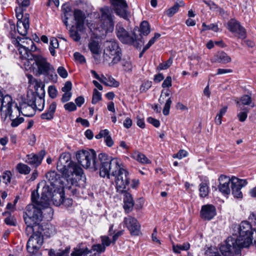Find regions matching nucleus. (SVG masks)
I'll return each mask as SVG.
<instances>
[{
    "label": "nucleus",
    "mask_w": 256,
    "mask_h": 256,
    "mask_svg": "<svg viewBox=\"0 0 256 256\" xmlns=\"http://www.w3.org/2000/svg\"><path fill=\"white\" fill-rule=\"evenodd\" d=\"M36 49L33 41L28 38H22L20 48H18L20 57L22 60L24 65L29 66L31 64V60L34 59L35 55L32 52H34Z\"/></svg>",
    "instance_id": "6e6552de"
},
{
    "label": "nucleus",
    "mask_w": 256,
    "mask_h": 256,
    "mask_svg": "<svg viewBox=\"0 0 256 256\" xmlns=\"http://www.w3.org/2000/svg\"><path fill=\"white\" fill-rule=\"evenodd\" d=\"M72 88V84L70 81L66 82L64 86L62 88V90L63 92H71Z\"/></svg>",
    "instance_id": "e2e57ef3"
},
{
    "label": "nucleus",
    "mask_w": 256,
    "mask_h": 256,
    "mask_svg": "<svg viewBox=\"0 0 256 256\" xmlns=\"http://www.w3.org/2000/svg\"><path fill=\"white\" fill-rule=\"evenodd\" d=\"M219 184L218 188L219 191L224 196H228L230 194L231 190L230 184H232V178L224 175H221L218 178Z\"/></svg>",
    "instance_id": "a211bd4d"
},
{
    "label": "nucleus",
    "mask_w": 256,
    "mask_h": 256,
    "mask_svg": "<svg viewBox=\"0 0 256 256\" xmlns=\"http://www.w3.org/2000/svg\"><path fill=\"white\" fill-rule=\"evenodd\" d=\"M236 106L239 108H242V105H250V104H252L251 106L252 108L254 107V103L252 102V98L250 96L245 94L242 96L240 100H237L236 102Z\"/></svg>",
    "instance_id": "c85d7f7f"
},
{
    "label": "nucleus",
    "mask_w": 256,
    "mask_h": 256,
    "mask_svg": "<svg viewBox=\"0 0 256 256\" xmlns=\"http://www.w3.org/2000/svg\"><path fill=\"white\" fill-rule=\"evenodd\" d=\"M172 104V100L171 98H168V99L166 100V104L162 110V113L164 116H168L169 114L170 110Z\"/></svg>",
    "instance_id": "49530a36"
},
{
    "label": "nucleus",
    "mask_w": 256,
    "mask_h": 256,
    "mask_svg": "<svg viewBox=\"0 0 256 256\" xmlns=\"http://www.w3.org/2000/svg\"><path fill=\"white\" fill-rule=\"evenodd\" d=\"M248 184L246 180L239 179L235 176H232V182L230 186L232 194L234 198H242V197L241 189Z\"/></svg>",
    "instance_id": "dca6fc26"
},
{
    "label": "nucleus",
    "mask_w": 256,
    "mask_h": 256,
    "mask_svg": "<svg viewBox=\"0 0 256 256\" xmlns=\"http://www.w3.org/2000/svg\"><path fill=\"white\" fill-rule=\"evenodd\" d=\"M162 87L164 88H169L172 86V78L170 76H168L163 82Z\"/></svg>",
    "instance_id": "338daca9"
},
{
    "label": "nucleus",
    "mask_w": 256,
    "mask_h": 256,
    "mask_svg": "<svg viewBox=\"0 0 256 256\" xmlns=\"http://www.w3.org/2000/svg\"><path fill=\"white\" fill-rule=\"evenodd\" d=\"M116 15L126 20H128L130 12L126 0H110Z\"/></svg>",
    "instance_id": "f8f14e48"
},
{
    "label": "nucleus",
    "mask_w": 256,
    "mask_h": 256,
    "mask_svg": "<svg viewBox=\"0 0 256 256\" xmlns=\"http://www.w3.org/2000/svg\"><path fill=\"white\" fill-rule=\"evenodd\" d=\"M238 236L228 238L226 244L220 247L224 256H241V248L249 246L252 242V230L251 224L243 221L236 228Z\"/></svg>",
    "instance_id": "f03ea898"
},
{
    "label": "nucleus",
    "mask_w": 256,
    "mask_h": 256,
    "mask_svg": "<svg viewBox=\"0 0 256 256\" xmlns=\"http://www.w3.org/2000/svg\"><path fill=\"white\" fill-rule=\"evenodd\" d=\"M240 109L242 111L238 114L237 116L240 122H244L248 117V113L249 110L246 108H240Z\"/></svg>",
    "instance_id": "ea45409f"
},
{
    "label": "nucleus",
    "mask_w": 256,
    "mask_h": 256,
    "mask_svg": "<svg viewBox=\"0 0 256 256\" xmlns=\"http://www.w3.org/2000/svg\"><path fill=\"white\" fill-rule=\"evenodd\" d=\"M105 53L109 56H114L112 61V64H116L121 60V48L118 42L116 40H110L106 42Z\"/></svg>",
    "instance_id": "ddd939ff"
},
{
    "label": "nucleus",
    "mask_w": 256,
    "mask_h": 256,
    "mask_svg": "<svg viewBox=\"0 0 256 256\" xmlns=\"http://www.w3.org/2000/svg\"><path fill=\"white\" fill-rule=\"evenodd\" d=\"M188 152L186 150H181L176 154H174L173 156V158L182 159V158L186 156Z\"/></svg>",
    "instance_id": "69168bd1"
},
{
    "label": "nucleus",
    "mask_w": 256,
    "mask_h": 256,
    "mask_svg": "<svg viewBox=\"0 0 256 256\" xmlns=\"http://www.w3.org/2000/svg\"><path fill=\"white\" fill-rule=\"evenodd\" d=\"M105 250V247L102 246L101 244H96L93 245L92 247V248L89 250V251H91L90 254H92V252H96L98 254H100L104 252Z\"/></svg>",
    "instance_id": "c03bdc74"
},
{
    "label": "nucleus",
    "mask_w": 256,
    "mask_h": 256,
    "mask_svg": "<svg viewBox=\"0 0 256 256\" xmlns=\"http://www.w3.org/2000/svg\"><path fill=\"white\" fill-rule=\"evenodd\" d=\"M18 2L19 4V6L16 7V8H20L22 10L20 14H24V11L30 5V0H18Z\"/></svg>",
    "instance_id": "79ce46f5"
},
{
    "label": "nucleus",
    "mask_w": 256,
    "mask_h": 256,
    "mask_svg": "<svg viewBox=\"0 0 256 256\" xmlns=\"http://www.w3.org/2000/svg\"><path fill=\"white\" fill-rule=\"evenodd\" d=\"M200 196L202 198H205L208 196L209 193V188L206 182H202L200 184Z\"/></svg>",
    "instance_id": "c9c22d12"
},
{
    "label": "nucleus",
    "mask_w": 256,
    "mask_h": 256,
    "mask_svg": "<svg viewBox=\"0 0 256 256\" xmlns=\"http://www.w3.org/2000/svg\"><path fill=\"white\" fill-rule=\"evenodd\" d=\"M32 66L34 64L37 66L38 72L39 74L44 76L48 80L56 82L57 81L58 76L56 73L55 69L53 66L47 60L40 56H34V59L31 60Z\"/></svg>",
    "instance_id": "0eeeda50"
},
{
    "label": "nucleus",
    "mask_w": 256,
    "mask_h": 256,
    "mask_svg": "<svg viewBox=\"0 0 256 256\" xmlns=\"http://www.w3.org/2000/svg\"><path fill=\"white\" fill-rule=\"evenodd\" d=\"M70 36L76 42H78L80 39L78 32L74 30H70Z\"/></svg>",
    "instance_id": "4d7b16f0"
},
{
    "label": "nucleus",
    "mask_w": 256,
    "mask_h": 256,
    "mask_svg": "<svg viewBox=\"0 0 256 256\" xmlns=\"http://www.w3.org/2000/svg\"><path fill=\"white\" fill-rule=\"evenodd\" d=\"M70 250V246H66L64 248L50 249L48 250L49 256H69Z\"/></svg>",
    "instance_id": "393cba45"
},
{
    "label": "nucleus",
    "mask_w": 256,
    "mask_h": 256,
    "mask_svg": "<svg viewBox=\"0 0 256 256\" xmlns=\"http://www.w3.org/2000/svg\"><path fill=\"white\" fill-rule=\"evenodd\" d=\"M91 251H89V250L86 248H74L73 252L71 253V256H82L84 255L86 256L88 254H90Z\"/></svg>",
    "instance_id": "473e14b6"
},
{
    "label": "nucleus",
    "mask_w": 256,
    "mask_h": 256,
    "mask_svg": "<svg viewBox=\"0 0 256 256\" xmlns=\"http://www.w3.org/2000/svg\"><path fill=\"white\" fill-rule=\"evenodd\" d=\"M124 226H126L132 236H138L140 233V226L136 218L131 216L124 218Z\"/></svg>",
    "instance_id": "2eb2a0df"
},
{
    "label": "nucleus",
    "mask_w": 256,
    "mask_h": 256,
    "mask_svg": "<svg viewBox=\"0 0 256 256\" xmlns=\"http://www.w3.org/2000/svg\"><path fill=\"white\" fill-rule=\"evenodd\" d=\"M148 122L152 124L154 127L158 128L160 126V122L158 120L155 119L152 117L148 118Z\"/></svg>",
    "instance_id": "774afa93"
},
{
    "label": "nucleus",
    "mask_w": 256,
    "mask_h": 256,
    "mask_svg": "<svg viewBox=\"0 0 256 256\" xmlns=\"http://www.w3.org/2000/svg\"><path fill=\"white\" fill-rule=\"evenodd\" d=\"M124 202V208L126 212L128 213L131 212L132 209L134 206V202Z\"/></svg>",
    "instance_id": "680f3d73"
},
{
    "label": "nucleus",
    "mask_w": 256,
    "mask_h": 256,
    "mask_svg": "<svg viewBox=\"0 0 256 256\" xmlns=\"http://www.w3.org/2000/svg\"><path fill=\"white\" fill-rule=\"evenodd\" d=\"M57 90L55 86H50L48 88V93L50 96L52 98H54L57 96Z\"/></svg>",
    "instance_id": "5fc2aeb1"
},
{
    "label": "nucleus",
    "mask_w": 256,
    "mask_h": 256,
    "mask_svg": "<svg viewBox=\"0 0 256 256\" xmlns=\"http://www.w3.org/2000/svg\"><path fill=\"white\" fill-rule=\"evenodd\" d=\"M74 18L76 21V28L78 30L82 31L84 26V14L80 10H76L74 12Z\"/></svg>",
    "instance_id": "4be33fe9"
},
{
    "label": "nucleus",
    "mask_w": 256,
    "mask_h": 256,
    "mask_svg": "<svg viewBox=\"0 0 256 256\" xmlns=\"http://www.w3.org/2000/svg\"><path fill=\"white\" fill-rule=\"evenodd\" d=\"M74 56L75 60L81 64H83L86 62V59L84 56L80 54V52H76L74 54Z\"/></svg>",
    "instance_id": "6e6d98bb"
},
{
    "label": "nucleus",
    "mask_w": 256,
    "mask_h": 256,
    "mask_svg": "<svg viewBox=\"0 0 256 256\" xmlns=\"http://www.w3.org/2000/svg\"><path fill=\"white\" fill-rule=\"evenodd\" d=\"M216 209L212 204L202 206L200 211V216L204 220H210L216 215Z\"/></svg>",
    "instance_id": "aec40b11"
},
{
    "label": "nucleus",
    "mask_w": 256,
    "mask_h": 256,
    "mask_svg": "<svg viewBox=\"0 0 256 256\" xmlns=\"http://www.w3.org/2000/svg\"><path fill=\"white\" fill-rule=\"evenodd\" d=\"M57 72L59 76L62 78H66L68 76V73L66 68L63 66H59L57 70Z\"/></svg>",
    "instance_id": "13d9d810"
},
{
    "label": "nucleus",
    "mask_w": 256,
    "mask_h": 256,
    "mask_svg": "<svg viewBox=\"0 0 256 256\" xmlns=\"http://www.w3.org/2000/svg\"><path fill=\"white\" fill-rule=\"evenodd\" d=\"M214 61L218 63L226 64L231 61V58L226 52H220L214 56Z\"/></svg>",
    "instance_id": "bb28decb"
},
{
    "label": "nucleus",
    "mask_w": 256,
    "mask_h": 256,
    "mask_svg": "<svg viewBox=\"0 0 256 256\" xmlns=\"http://www.w3.org/2000/svg\"><path fill=\"white\" fill-rule=\"evenodd\" d=\"M16 14L18 19L17 30L18 34L22 36H25L28 33V30L30 27L28 14H26L24 16L20 12L22 10L20 8H16Z\"/></svg>",
    "instance_id": "4468645a"
},
{
    "label": "nucleus",
    "mask_w": 256,
    "mask_h": 256,
    "mask_svg": "<svg viewBox=\"0 0 256 256\" xmlns=\"http://www.w3.org/2000/svg\"><path fill=\"white\" fill-rule=\"evenodd\" d=\"M122 64L126 71H130L132 70V66L129 59H122L121 61Z\"/></svg>",
    "instance_id": "09e8293b"
},
{
    "label": "nucleus",
    "mask_w": 256,
    "mask_h": 256,
    "mask_svg": "<svg viewBox=\"0 0 256 256\" xmlns=\"http://www.w3.org/2000/svg\"><path fill=\"white\" fill-rule=\"evenodd\" d=\"M18 106L20 109V114L24 116L32 117L35 114V109L32 106L27 104L26 102L21 103Z\"/></svg>",
    "instance_id": "5701e85b"
},
{
    "label": "nucleus",
    "mask_w": 256,
    "mask_h": 256,
    "mask_svg": "<svg viewBox=\"0 0 256 256\" xmlns=\"http://www.w3.org/2000/svg\"><path fill=\"white\" fill-rule=\"evenodd\" d=\"M46 178L50 184L43 187L40 198L37 192L32 193V202L42 208H48L50 201L58 204L64 202V194L56 191V186L61 182L60 176L55 171L48 172L46 175Z\"/></svg>",
    "instance_id": "7ed1b4c3"
},
{
    "label": "nucleus",
    "mask_w": 256,
    "mask_h": 256,
    "mask_svg": "<svg viewBox=\"0 0 256 256\" xmlns=\"http://www.w3.org/2000/svg\"><path fill=\"white\" fill-rule=\"evenodd\" d=\"M88 48L92 54L95 55L94 58L99 61L100 58L98 57L100 52V46L98 42L95 40H91L88 44Z\"/></svg>",
    "instance_id": "a878e982"
},
{
    "label": "nucleus",
    "mask_w": 256,
    "mask_h": 256,
    "mask_svg": "<svg viewBox=\"0 0 256 256\" xmlns=\"http://www.w3.org/2000/svg\"><path fill=\"white\" fill-rule=\"evenodd\" d=\"M116 34L118 39L124 44H133L136 47L138 46V44H144V41L140 40L141 44L137 42L136 36L135 34L130 36L128 32L120 24L116 26Z\"/></svg>",
    "instance_id": "9b49d317"
},
{
    "label": "nucleus",
    "mask_w": 256,
    "mask_h": 256,
    "mask_svg": "<svg viewBox=\"0 0 256 256\" xmlns=\"http://www.w3.org/2000/svg\"><path fill=\"white\" fill-rule=\"evenodd\" d=\"M124 167L122 164L120 166V168L116 171V174L110 176L115 178L117 192L120 194H124V202H134L132 194L126 190V189L128 188L130 178L128 172Z\"/></svg>",
    "instance_id": "423d86ee"
},
{
    "label": "nucleus",
    "mask_w": 256,
    "mask_h": 256,
    "mask_svg": "<svg viewBox=\"0 0 256 256\" xmlns=\"http://www.w3.org/2000/svg\"><path fill=\"white\" fill-rule=\"evenodd\" d=\"M76 158L78 162L84 168H92L100 170L101 177L110 178V175L116 174L120 168L122 160L118 158H111L104 153H100L96 159V154L93 150H81L77 152Z\"/></svg>",
    "instance_id": "f257e3e1"
},
{
    "label": "nucleus",
    "mask_w": 256,
    "mask_h": 256,
    "mask_svg": "<svg viewBox=\"0 0 256 256\" xmlns=\"http://www.w3.org/2000/svg\"><path fill=\"white\" fill-rule=\"evenodd\" d=\"M172 63V60L170 58L167 61L160 63L158 66V68L160 70H166L171 66Z\"/></svg>",
    "instance_id": "3c124183"
},
{
    "label": "nucleus",
    "mask_w": 256,
    "mask_h": 256,
    "mask_svg": "<svg viewBox=\"0 0 256 256\" xmlns=\"http://www.w3.org/2000/svg\"><path fill=\"white\" fill-rule=\"evenodd\" d=\"M104 140L106 144L109 147L112 146L114 144V142L109 134V131L108 130V134L104 136Z\"/></svg>",
    "instance_id": "052dcab7"
},
{
    "label": "nucleus",
    "mask_w": 256,
    "mask_h": 256,
    "mask_svg": "<svg viewBox=\"0 0 256 256\" xmlns=\"http://www.w3.org/2000/svg\"><path fill=\"white\" fill-rule=\"evenodd\" d=\"M38 95L36 92L29 90L28 92L26 98L24 102H26L30 106H34L35 104L34 102Z\"/></svg>",
    "instance_id": "7c9ffc66"
},
{
    "label": "nucleus",
    "mask_w": 256,
    "mask_h": 256,
    "mask_svg": "<svg viewBox=\"0 0 256 256\" xmlns=\"http://www.w3.org/2000/svg\"><path fill=\"white\" fill-rule=\"evenodd\" d=\"M56 168L66 178L68 182L72 185H76L84 174L83 170L71 160L70 154L68 152L61 154L57 162Z\"/></svg>",
    "instance_id": "20e7f679"
},
{
    "label": "nucleus",
    "mask_w": 256,
    "mask_h": 256,
    "mask_svg": "<svg viewBox=\"0 0 256 256\" xmlns=\"http://www.w3.org/2000/svg\"><path fill=\"white\" fill-rule=\"evenodd\" d=\"M44 156V150H41L38 154H31L27 156L26 162L30 165L36 167L41 164Z\"/></svg>",
    "instance_id": "412c9836"
},
{
    "label": "nucleus",
    "mask_w": 256,
    "mask_h": 256,
    "mask_svg": "<svg viewBox=\"0 0 256 256\" xmlns=\"http://www.w3.org/2000/svg\"><path fill=\"white\" fill-rule=\"evenodd\" d=\"M101 12L100 22L102 28L106 32H112L114 28V16L112 10L108 6H104L100 9Z\"/></svg>",
    "instance_id": "9d476101"
},
{
    "label": "nucleus",
    "mask_w": 256,
    "mask_h": 256,
    "mask_svg": "<svg viewBox=\"0 0 256 256\" xmlns=\"http://www.w3.org/2000/svg\"><path fill=\"white\" fill-rule=\"evenodd\" d=\"M12 177V173L10 171L6 170L4 172L2 176V178L4 182L6 184L10 183V182Z\"/></svg>",
    "instance_id": "603ef678"
},
{
    "label": "nucleus",
    "mask_w": 256,
    "mask_h": 256,
    "mask_svg": "<svg viewBox=\"0 0 256 256\" xmlns=\"http://www.w3.org/2000/svg\"><path fill=\"white\" fill-rule=\"evenodd\" d=\"M134 158L142 164H150V160L143 154L140 152H136L134 154Z\"/></svg>",
    "instance_id": "72a5a7b5"
},
{
    "label": "nucleus",
    "mask_w": 256,
    "mask_h": 256,
    "mask_svg": "<svg viewBox=\"0 0 256 256\" xmlns=\"http://www.w3.org/2000/svg\"><path fill=\"white\" fill-rule=\"evenodd\" d=\"M16 168L21 174H27L30 172V168L27 165L22 163L18 164L16 166Z\"/></svg>",
    "instance_id": "58836bf2"
},
{
    "label": "nucleus",
    "mask_w": 256,
    "mask_h": 256,
    "mask_svg": "<svg viewBox=\"0 0 256 256\" xmlns=\"http://www.w3.org/2000/svg\"><path fill=\"white\" fill-rule=\"evenodd\" d=\"M34 104H35L32 106L35 109V110H38L40 112L42 111L44 106V96L38 95L34 102Z\"/></svg>",
    "instance_id": "2f4dec72"
},
{
    "label": "nucleus",
    "mask_w": 256,
    "mask_h": 256,
    "mask_svg": "<svg viewBox=\"0 0 256 256\" xmlns=\"http://www.w3.org/2000/svg\"><path fill=\"white\" fill-rule=\"evenodd\" d=\"M101 241H102V245L106 246H109L111 243H112V240H110L108 236H102L100 237Z\"/></svg>",
    "instance_id": "bf43d9fd"
},
{
    "label": "nucleus",
    "mask_w": 256,
    "mask_h": 256,
    "mask_svg": "<svg viewBox=\"0 0 256 256\" xmlns=\"http://www.w3.org/2000/svg\"><path fill=\"white\" fill-rule=\"evenodd\" d=\"M59 46L58 40L55 38H52L50 40V44L49 46V50L52 56L56 54L55 48H58Z\"/></svg>",
    "instance_id": "e433bc0d"
},
{
    "label": "nucleus",
    "mask_w": 256,
    "mask_h": 256,
    "mask_svg": "<svg viewBox=\"0 0 256 256\" xmlns=\"http://www.w3.org/2000/svg\"><path fill=\"white\" fill-rule=\"evenodd\" d=\"M120 83L111 76L108 77L106 86L117 88L119 86Z\"/></svg>",
    "instance_id": "a18cd8bd"
},
{
    "label": "nucleus",
    "mask_w": 256,
    "mask_h": 256,
    "mask_svg": "<svg viewBox=\"0 0 256 256\" xmlns=\"http://www.w3.org/2000/svg\"><path fill=\"white\" fill-rule=\"evenodd\" d=\"M65 110L68 112H73L76 110V106L73 102H69L66 104L64 106Z\"/></svg>",
    "instance_id": "864d4df0"
},
{
    "label": "nucleus",
    "mask_w": 256,
    "mask_h": 256,
    "mask_svg": "<svg viewBox=\"0 0 256 256\" xmlns=\"http://www.w3.org/2000/svg\"><path fill=\"white\" fill-rule=\"evenodd\" d=\"M41 208H42L37 204H29L26 207L23 217L26 225V233L27 236L34 233V228L42 220V214Z\"/></svg>",
    "instance_id": "39448f33"
},
{
    "label": "nucleus",
    "mask_w": 256,
    "mask_h": 256,
    "mask_svg": "<svg viewBox=\"0 0 256 256\" xmlns=\"http://www.w3.org/2000/svg\"><path fill=\"white\" fill-rule=\"evenodd\" d=\"M140 32L141 34L146 36L150 32V27L147 21H143L140 26Z\"/></svg>",
    "instance_id": "4c0bfd02"
},
{
    "label": "nucleus",
    "mask_w": 256,
    "mask_h": 256,
    "mask_svg": "<svg viewBox=\"0 0 256 256\" xmlns=\"http://www.w3.org/2000/svg\"><path fill=\"white\" fill-rule=\"evenodd\" d=\"M74 16V13L71 11H65L62 16V21L66 26H68V20Z\"/></svg>",
    "instance_id": "de8ad7c7"
},
{
    "label": "nucleus",
    "mask_w": 256,
    "mask_h": 256,
    "mask_svg": "<svg viewBox=\"0 0 256 256\" xmlns=\"http://www.w3.org/2000/svg\"><path fill=\"white\" fill-rule=\"evenodd\" d=\"M6 116H8L10 120L20 116V112L18 104H14V106L5 113Z\"/></svg>",
    "instance_id": "c756f323"
},
{
    "label": "nucleus",
    "mask_w": 256,
    "mask_h": 256,
    "mask_svg": "<svg viewBox=\"0 0 256 256\" xmlns=\"http://www.w3.org/2000/svg\"><path fill=\"white\" fill-rule=\"evenodd\" d=\"M44 242L43 235L37 232L30 236L26 244V250L30 256H42L40 250Z\"/></svg>",
    "instance_id": "1a4fd4ad"
},
{
    "label": "nucleus",
    "mask_w": 256,
    "mask_h": 256,
    "mask_svg": "<svg viewBox=\"0 0 256 256\" xmlns=\"http://www.w3.org/2000/svg\"><path fill=\"white\" fill-rule=\"evenodd\" d=\"M16 103L13 102L12 98L9 95L3 96L2 92L0 90V114L2 112L5 113L10 110Z\"/></svg>",
    "instance_id": "6ab92c4d"
},
{
    "label": "nucleus",
    "mask_w": 256,
    "mask_h": 256,
    "mask_svg": "<svg viewBox=\"0 0 256 256\" xmlns=\"http://www.w3.org/2000/svg\"><path fill=\"white\" fill-rule=\"evenodd\" d=\"M102 94L96 88L93 91L92 102V104H96L98 101L102 100Z\"/></svg>",
    "instance_id": "37998d69"
},
{
    "label": "nucleus",
    "mask_w": 256,
    "mask_h": 256,
    "mask_svg": "<svg viewBox=\"0 0 256 256\" xmlns=\"http://www.w3.org/2000/svg\"><path fill=\"white\" fill-rule=\"evenodd\" d=\"M218 26L216 24H210L209 25H206L204 22L202 24V31H206L208 30H212L214 32L218 31Z\"/></svg>",
    "instance_id": "a19ab883"
},
{
    "label": "nucleus",
    "mask_w": 256,
    "mask_h": 256,
    "mask_svg": "<svg viewBox=\"0 0 256 256\" xmlns=\"http://www.w3.org/2000/svg\"><path fill=\"white\" fill-rule=\"evenodd\" d=\"M184 6V3L182 0H178L173 6L166 12V14L168 17H172L178 11L180 7Z\"/></svg>",
    "instance_id": "cd10ccee"
},
{
    "label": "nucleus",
    "mask_w": 256,
    "mask_h": 256,
    "mask_svg": "<svg viewBox=\"0 0 256 256\" xmlns=\"http://www.w3.org/2000/svg\"><path fill=\"white\" fill-rule=\"evenodd\" d=\"M10 120L12 121L10 126L12 127H16L24 122V118L22 117L18 116L15 118H12Z\"/></svg>",
    "instance_id": "8fccbe9b"
},
{
    "label": "nucleus",
    "mask_w": 256,
    "mask_h": 256,
    "mask_svg": "<svg viewBox=\"0 0 256 256\" xmlns=\"http://www.w3.org/2000/svg\"><path fill=\"white\" fill-rule=\"evenodd\" d=\"M228 29L232 33L236 34L240 38L244 39L246 37V31L240 22L236 20L231 19L227 24Z\"/></svg>",
    "instance_id": "f3484780"
},
{
    "label": "nucleus",
    "mask_w": 256,
    "mask_h": 256,
    "mask_svg": "<svg viewBox=\"0 0 256 256\" xmlns=\"http://www.w3.org/2000/svg\"><path fill=\"white\" fill-rule=\"evenodd\" d=\"M64 94L62 96V98H61V101L62 102L64 103L68 102L70 100L72 96V92H64Z\"/></svg>",
    "instance_id": "0e129e2a"
},
{
    "label": "nucleus",
    "mask_w": 256,
    "mask_h": 256,
    "mask_svg": "<svg viewBox=\"0 0 256 256\" xmlns=\"http://www.w3.org/2000/svg\"><path fill=\"white\" fill-rule=\"evenodd\" d=\"M190 245L188 242H184L182 244L173 245V250L175 253L179 254L180 250H187L190 248Z\"/></svg>",
    "instance_id": "f704fd0d"
},
{
    "label": "nucleus",
    "mask_w": 256,
    "mask_h": 256,
    "mask_svg": "<svg viewBox=\"0 0 256 256\" xmlns=\"http://www.w3.org/2000/svg\"><path fill=\"white\" fill-rule=\"evenodd\" d=\"M56 108V103L52 102L49 106L47 110L42 114L40 118L42 120H51L53 118L54 112Z\"/></svg>",
    "instance_id": "b1692460"
}]
</instances>
